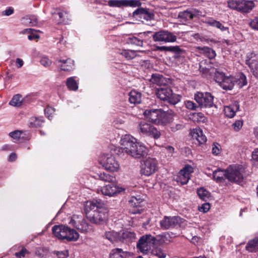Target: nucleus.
I'll use <instances>...</instances> for the list:
<instances>
[{"label":"nucleus","instance_id":"obj_1","mask_svg":"<svg viewBox=\"0 0 258 258\" xmlns=\"http://www.w3.org/2000/svg\"><path fill=\"white\" fill-rule=\"evenodd\" d=\"M122 152L135 158H141L147 154L148 149L145 145L137 142L136 139L129 135L123 136L120 140Z\"/></svg>","mask_w":258,"mask_h":258},{"label":"nucleus","instance_id":"obj_2","mask_svg":"<svg viewBox=\"0 0 258 258\" xmlns=\"http://www.w3.org/2000/svg\"><path fill=\"white\" fill-rule=\"evenodd\" d=\"M52 232L58 239H66L68 241H76L79 238V234L76 230L63 225H54Z\"/></svg>","mask_w":258,"mask_h":258},{"label":"nucleus","instance_id":"obj_3","mask_svg":"<svg viewBox=\"0 0 258 258\" xmlns=\"http://www.w3.org/2000/svg\"><path fill=\"white\" fill-rule=\"evenodd\" d=\"M157 96L162 100L167 101L172 105L178 103L181 99V96L173 93L172 90L169 87H160L157 89Z\"/></svg>","mask_w":258,"mask_h":258},{"label":"nucleus","instance_id":"obj_4","mask_svg":"<svg viewBox=\"0 0 258 258\" xmlns=\"http://www.w3.org/2000/svg\"><path fill=\"white\" fill-rule=\"evenodd\" d=\"M226 179L229 181L240 184L243 180L244 169L241 166L232 165L226 169Z\"/></svg>","mask_w":258,"mask_h":258},{"label":"nucleus","instance_id":"obj_5","mask_svg":"<svg viewBox=\"0 0 258 258\" xmlns=\"http://www.w3.org/2000/svg\"><path fill=\"white\" fill-rule=\"evenodd\" d=\"M234 78L233 76H227L225 73L220 71L217 72L215 81L225 90H232L234 86Z\"/></svg>","mask_w":258,"mask_h":258},{"label":"nucleus","instance_id":"obj_6","mask_svg":"<svg viewBox=\"0 0 258 258\" xmlns=\"http://www.w3.org/2000/svg\"><path fill=\"white\" fill-rule=\"evenodd\" d=\"M155 245L154 236L145 234L140 237L137 244V249L142 253L146 254Z\"/></svg>","mask_w":258,"mask_h":258},{"label":"nucleus","instance_id":"obj_7","mask_svg":"<svg viewBox=\"0 0 258 258\" xmlns=\"http://www.w3.org/2000/svg\"><path fill=\"white\" fill-rule=\"evenodd\" d=\"M134 18L142 22H148L154 19L155 14L152 9L140 7L133 13Z\"/></svg>","mask_w":258,"mask_h":258},{"label":"nucleus","instance_id":"obj_8","mask_svg":"<svg viewBox=\"0 0 258 258\" xmlns=\"http://www.w3.org/2000/svg\"><path fill=\"white\" fill-rule=\"evenodd\" d=\"M194 99L200 107L211 108L215 106L214 97L209 92H197L195 94Z\"/></svg>","mask_w":258,"mask_h":258},{"label":"nucleus","instance_id":"obj_9","mask_svg":"<svg viewBox=\"0 0 258 258\" xmlns=\"http://www.w3.org/2000/svg\"><path fill=\"white\" fill-rule=\"evenodd\" d=\"M99 162L105 169L111 172L117 171L119 168L118 162L112 155H104Z\"/></svg>","mask_w":258,"mask_h":258},{"label":"nucleus","instance_id":"obj_10","mask_svg":"<svg viewBox=\"0 0 258 258\" xmlns=\"http://www.w3.org/2000/svg\"><path fill=\"white\" fill-rule=\"evenodd\" d=\"M157 169V161L154 158H149L144 161L142 164L141 174L145 176H150L154 173Z\"/></svg>","mask_w":258,"mask_h":258},{"label":"nucleus","instance_id":"obj_11","mask_svg":"<svg viewBox=\"0 0 258 258\" xmlns=\"http://www.w3.org/2000/svg\"><path fill=\"white\" fill-rule=\"evenodd\" d=\"M181 223V218L178 216H164L160 221V228L167 230L178 226Z\"/></svg>","mask_w":258,"mask_h":258},{"label":"nucleus","instance_id":"obj_12","mask_svg":"<svg viewBox=\"0 0 258 258\" xmlns=\"http://www.w3.org/2000/svg\"><path fill=\"white\" fill-rule=\"evenodd\" d=\"M153 39L155 41L167 42H174L176 41L177 37L172 32L166 30H161L155 32L153 35Z\"/></svg>","mask_w":258,"mask_h":258},{"label":"nucleus","instance_id":"obj_13","mask_svg":"<svg viewBox=\"0 0 258 258\" xmlns=\"http://www.w3.org/2000/svg\"><path fill=\"white\" fill-rule=\"evenodd\" d=\"M193 171V168L191 166L186 165L179 172L174 179L177 182H179L182 185L186 184L188 182L190 174Z\"/></svg>","mask_w":258,"mask_h":258},{"label":"nucleus","instance_id":"obj_14","mask_svg":"<svg viewBox=\"0 0 258 258\" xmlns=\"http://www.w3.org/2000/svg\"><path fill=\"white\" fill-rule=\"evenodd\" d=\"M107 216V214L101 208L92 212L88 218L91 223L101 224L105 221Z\"/></svg>","mask_w":258,"mask_h":258},{"label":"nucleus","instance_id":"obj_15","mask_svg":"<svg viewBox=\"0 0 258 258\" xmlns=\"http://www.w3.org/2000/svg\"><path fill=\"white\" fill-rule=\"evenodd\" d=\"M143 202L144 201L140 196L132 197L128 201V206L133 209H130L131 212L133 214L141 213L142 211L141 208Z\"/></svg>","mask_w":258,"mask_h":258},{"label":"nucleus","instance_id":"obj_16","mask_svg":"<svg viewBox=\"0 0 258 258\" xmlns=\"http://www.w3.org/2000/svg\"><path fill=\"white\" fill-rule=\"evenodd\" d=\"M162 109L146 110L144 113L146 117L153 123L159 124Z\"/></svg>","mask_w":258,"mask_h":258},{"label":"nucleus","instance_id":"obj_17","mask_svg":"<svg viewBox=\"0 0 258 258\" xmlns=\"http://www.w3.org/2000/svg\"><path fill=\"white\" fill-rule=\"evenodd\" d=\"M123 190V188L112 183L103 186L101 188V192L105 196L112 197L118 193L121 192Z\"/></svg>","mask_w":258,"mask_h":258},{"label":"nucleus","instance_id":"obj_18","mask_svg":"<svg viewBox=\"0 0 258 258\" xmlns=\"http://www.w3.org/2000/svg\"><path fill=\"white\" fill-rule=\"evenodd\" d=\"M176 116V114L171 110L165 112L162 110L159 124L165 125L171 124Z\"/></svg>","mask_w":258,"mask_h":258},{"label":"nucleus","instance_id":"obj_19","mask_svg":"<svg viewBox=\"0 0 258 258\" xmlns=\"http://www.w3.org/2000/svg\"><path fill=\"white\" fill-rule=\"evenodd\" d=\"M103 204L101 200H93L86 202L85 205V211L86 214L91 211H95L102 208Z\"/></svg>","mask_w":258,"mask_h":258},{"label":"nucleus","instance_id":"obj_20","mask_svg":"<svg viewBox=\"0 0 258 258\" xmlns=\"http://www.w3.org/2000/svg\"><path fill=\"white\" fill-rule=\"evenodd\" d=\"M239 104L237 101L233 102L231 104L224 107V113L229 118L233 117L235 113L239 110Z\"/></svg>","mask_w":258,"mask_h":258},{"label":"nucleus","instance_id":"obj_21","mask_svg":"<svg viewBox=\"0 0 258 258\" xmlns=\"http://www.w3.org/2000/svg\"><path fill=\"white\" fill-rule=\"evenodd\" d=\"M131 256V252L123 251L121 248H116L111 250L109 258H130Z\"/></svg>","mask_w":258,"mask_h":258},{"label":"nucleus","instance_id":"obj_22","mask_svg":"<svg viewBox=\"0 0 258 258\" xmlns=\"http://www.w3.org/2000/svg\"><path fill=\"white\" fill-rule=\"evenodd\" d=\"M193 139H195L200 145L205 144L207 141V137L204 135L203 131L200 128L194 129L191 132Z\"/></svg>","mask_w":258,"mask_h":258},{"label":"nucleus","instance_id":"obj_23","mask_svg":"<svg viewBox=\"0 0 258 258\" xmlns=\"http://www.w3.org/2000/svg\"><path fill=\"white\" fill-rule=\"evenodd\" d=\"M197 51L205 55L206 57H208L210 59H212L216 56V53L215 50L207 46H197L196 47Z\"/></svg>","mask_w":258,"mask_h":258},{"label":"nucleus","instance_id":"obj_24","mask_svg":"<svg viewBox=\"0 0 258 258\" xmlns=\"http://www.w3.org/2000/svg\"><path fill=\"white\" fill-rule=\"evenodd\" d=\"M210 67V68H207L203 66H199V70L205 77H213L215 80L216 73L219 72L220 70H218L211 66Z\"/></svg>","mask_w":258,"mask_h":258},{"label":"nucleus","instance_id":"obj_25","mask_svg":"<svg viewBox=\"0 0 258 258\" xmlns=\"http://www.w3.org/2000/svg\"><path fill=\"white\" fill-rule=\"evenodd\" d=\"M254 7V4L252 1L240 0L239 12L248 13Z\"/></svg>","mask_w":258,"mask_h":258},{"label":"nucleus","instance_id":"obj_26","mask_svg":"<svg viewBox=\"0 0 258 258\" xmlns=\"http://www.w3.org/2000/svg\"><path fill=\"white\" fill-rule=\"evenodd\" d=\"M234 78V85H236L239 88H242L247 84V81L245 75L242 73H239L233 76Z\"/></svg>","mask_w":258,"mask_h":258},{"label":"nucleus","instance_id":"obj_27","mask_svg":"<svg viewBox=\"0 0 258 258\" xmlns=\"http://www.w3.org/2000/svg\"><path fill=\"white\" fill-rule=\"evenodd\" d=\"M158 49L161 51H168L170 52H173L175 53V57H177L178 55H179L182 54L184 51L180 48L178 46H159L158 47Z\"/></svg>","mask_w":258,"mask_h":258},{"label":"nucleus","instance_id":"obj_28","mask_svg":"<svg viewBox=\"0 0 258 258\" xmlns=\"http://www.w3.org/2000/svg\"><path fill=\"white\" fill-rule=\"evenodd\" d=\"M98 178L104 182H114L116 181V178L112 173L100 172L97 174Z\"/></svg>","mask_w":258,"mask_h":258},{"label":"nucleus","instance_id":"obj_29","mask_svg":"<svg viewBox=\"0 0 258 258\" xmlns=\"http://www.w3.org/2000/svg\"><path fill=\"white\" fill-rule=\"evenodd\" d=\"M70 224L72 225L74 227L76 228L81 232H84L87 231L88 225L86 221L82 219L80 224L77 223L76 221L74 219H72L70 222Z\"/></svg>","mask_w":258,"mask_h":258},{"label":"nucleus","instance_id":"obj_30","mask_svg":"<svg viewBox=\"0 0 258 258\" xmlns=\"http://www.w3.org/2000/svg\"><path fill=\"white\" fill-rule=\"evenodd\" d=\"M213 178L217 182H222L226 178V170L218 169L213 173Z\"/></svg>","mask_w":258,"mask_h":258},{"label":"nucleus","instance_id":"obj_31","mask_svg":"<svg viewBox=\"0 0 258 258\" xmlns=\"http://www.w3.org/2000/svg\"><path fill=\"white\" fill-rule=\"evenodd\" d=\"M129 101L133 104L140 103L141 102V94L132 90L129 94Z\"/></svg>","mask_w":258,"mask_h":258},{"label":"nucleus","instance_id":"obj_32","mask_svg":"<svg viewBox=\"0 0 258 258\" xmlns=\"http://www.w3.org/2000/svg\"><path fill=\"white\" fill-rule=\"evenodd\" d=\"M246 249L250 252L258 251V237L248 242Z\"/></svg>","mask_w":258,"mask_h":258},{"label":"nucleus","instance_id":"obj_33","mask_svg":"<svg viewBox=\"0 0 258 258\" xmlns=\"http://www.w3.org/2000/svg\"><path fill=\"white\" fill-rule=\"evenodd\" d=\"M152 125L145 121H141L138 126V130L141 133L146 136H148Z\"/></svg>","mask_w":258,"mask_h":258},{"label":"nucleus","instance_id":"obj_34","mask_svg":"<svg viewBox=\"0 0 258 258\" xmlns=\"http://www.w3.org/2000/svg\"><path fill=\"white\" fill-rule=\"evenodd\" d=\"M9 105L14 107H20L23 105L22 96L21 94H17L13 96L9 103Z\"/></svg>","mask_w":258,"mask_h":258},{"label":"nucleus","instance_id":"obj_35","mask_svg":"<svg viewBox=\"0 0 258 258\" xmlns=\"http://www.w3.org/2000/svg\"><path fill=\"white\" fill-rule=\"evenodd\" d=\"M104 236L112 243L119 241V233L116 232L114 231L106 232Z\"/></svg>","mask_w":258,"mask_h":258},{"label":"nucleus","instance_id":"obj_36","mask_svg":"<svg viewBox=\"0 0 258 258\" xmlns=\"http://www.w3.org/2000/svg\"><path fill=\"white\" fill-rule=\"evenodd\" d=\"M119 241L124 242L135 238V234L128 231L119 233Z\"/></svg>","mask_w":258,"mask_h":258},{"label":"nucleus","instance_id":"obj_37","mask_svg":"<svg viewBox=\"0 0 258 258\" xmlns=\"http://www.w3.org/2000/svg\"><path fill=\"white\" fill-rule=\"evenodd\" d=\"M54 14L57 15L59 17V19L56 21L57 23H63L66 24L69 23V19L68 18V14L67 12H59L57 14L54 13Z\"/></svg>","mask_w":258,"mask_h":258},{"label":"nucleus","instance_id":"obj_38","mask_svg":"<svg viewBox=\"0 0 258 258\" xmlns=\"http://www.w3.org/2000/svg\"><path fill=\"white\" fill-rule=\"evenodd\" d=\"M178 16L179 18L187 21L193 19L195 14L191 11L186 10L179 12Z\"/></svg>","mask_w":258,"mask_h":258},{"label":"nucleus","instance_id":"obj_39","mask_svg":"<svg viewBox=\"0 0 258 258\" xmlns=\"http://www.w3.org/2000/svg\"><path fill=\"white\" fill-rule=\"evenodd\" d=\"M197 194L201 199L205 201H206L210 196V192L204 187H200L198 189Z\"/></svg>","mask_w":258,"mask_h":258},{"label":"nucleus","instance_id":"obj_40","mask_svg":"<svg viewBox=\"0 0 258 258\" xmlns=\"http://www.w3.org/2000/svg\"><path fill=\"white\" fill-rule=\"evenodd\" d=\"M207 23L211 26L219 29L222 31H226L228 29L227 27L224 26L219 21L213 19L208 20Z\"/></svg>","mask_w":258,"mask_h":258},{"label":"nucleus","instance_id":"obj_41","mask_svg":"<svg viewBox=\"0 0 258 258\" xmlns=\"http://www.w3.org/2000/svg\"><path fill=\"white\" fill-rule=\"evenodd\" d=\"M66 85L71 90L77 91L78 89V85L73 77H70L67 79Z\"/></svg>","mask_w":258,"mask_h":258},{"label":"nucleus","instance_id":"obj_42","mask_svg":"<svg viewBox=\"0 0 258 258\" xmlns=\"http://www.w3.org/2000/svg\"><path fill=\"white\" fill-rule=\"evenodd\" d=\"M184 127V124L181 121H178L176 122H172L170 125V129L171 132H175L182 130Z\"/></svg>","mask_w":258,"mask_h":258},{"label":"nucleus","instance_id":"obj_43","mask_svg":"<svg viewBox=\"0 0 258 258\" xmlns=\"http://www.w3.org/2000/svg\"><path fill=\"white\" fill-rule=\"evenodd\" d=\"M127 43L137 46H142L143 44L142 40L134 36L128 37L127 39Z\"/></svg>","mask_w":258,"mask_h":258},{"label":"nucleus","instance_id":"obj_44","mask_svg":"<svg viewBox=\"0 0 258 258\" xmlns=\"http://www.w3.org/2000/svg\"><path fill=\"white\" fill-rule=\"evenodd\" d=\"M48 249L46 247H39L35 251V254L40 258L44 257L48 253Z\"/></svg>","mask_w":258,"mask_h":258},{"label":"nucleus","instance_id":"obj_45","mask_svg":"<svg viewBox=\"0 0 258 258\" xmlns=\"http://www.w3.org/2000/svg\"><path fill=\"white\" fill-rule=\"evenodd\" d=\"M161 133L155 127L152 125L148 136L153 137L155 139H158L161 137Z\"/></svg>","mask_w":258,"mask_h":258},{"label":"nucleus","instance_id":"obj_46","mask_svg":"<svg viewBox=\"0 0 258 258\" xmlns=\"http://www.w3.org/2000/svg\"><path fill=\"white\" fill-rule=\"evenodd\" d=\"M22 131L21 130H15L14 131L11 132L9 134V136L13 139L14 140H15V142L21 139V136H22Z\"/></svg>","mask_w":258,"mask_h":258},{"label":"nucleus","instance_id":"obj_47","mask_svg":"<svg viewBox=\"0 0 258 258\" xmlns=\"http://www.w3.org/2000/svg\"><path fill=\"white\" fill-rule=\"evenodd\" d=\"M124 0H110L108 4L111 7H121L124 6Z\"/></svg>","mask_w":258,"mask_h":258},{"label":"nucleus","instance_id":"obj_48","mask_svg":"<svg viewBox=\"0 0 258 258\" xmlns=\"http://www.w3.org/2000/svg\"><path fill=\"white\" fill-rule=\"evenodd\" d=\"M257 56L253 53H250L247 56L246 60V64H252L255 63L257 60Z\"/></svg>","mask_w":258,"mask_h":258},{"label":"nucleus","instance_id":"obj_49","mask_svg":"<svg viewBox=\"0 0 258 258\" xmlns=\"http://www.w3.org/2000/svg\"><path fill=\"white\" fill-rule=\"evenodd\" d=\"M152 254L158 258H165L166 256V254L160 248L154 249L152 251Z\"/></svg>","mask_w":258,"mask_h":258},{"label":"nucleus","instance_id":"obj_50","mask_svg":"<svg viewBox=\"0 0 258 258\" xmlns=\"http://www.w3.org/2000/svg\"><path fill=\"white\" fill-rule=\"evenodd\" d=\"M186 108L191 110H196L198 108L200 107L199 105H197L193 101H186L184 102Z\"/></svg>","mask_w":258,"mask_h":258},{"label":"nucleus","instance_id":"obj_51","mask_svg":"<svg viewBox=\"0 0 258 258\" xmlns=\"http://www.w3.org/2000/svg\"><path fill=\"white\" fill-rule=\"evenodd\" d=\"M240 6V0L230 1L228 2V6L229 8L239 11V7Z\"/></svg>","mask_w":258,"mask_h":258},{"label":"nucleus","instance_id":"obj_52","mask_svg":"<svg viewBox=\"0 0 258 258\" xmlns=\"http://www.w3.org/2000/svg\"><path fill=\"white\" fill-rule=\"evenodd\" d=\"M166 239V236L163 234L158 235L156 237L154 236L155 245H160L164 243Z\"/></svg>","mask_w":258,"mask_h":258},{"label":"nucleus","instance_id":"obj_53","mask_svg":"<svg viewBox=\"0 0 258 258\" xmlns=\"http://www.w3.org/2000/svg\"><path fill=\"white\" fill-rule=\"evenodd\" d=\"M124 6L136 7L141 5V3L137 0H124Z\"/></svg>","mask_w":258,"mask_h":258},{"label":"nucleus","instance_id":"obj_54","mask_svg":"<svg viewBox=\"0 0 258 258\" xmlns=\"http://www.w3.org/2000/svg\"><path fill=\"white\" fill-rule=\"evenodd\" d=\"M252 162L253 165L258 168V148L254 149L252 153Z\"/></svg>","mask_w":258,"mask_h":258},{"label":"nucleus","instance_id":"obj_55","mask_svg":"<svg viewBox=\"0 0 258 258\" xmlns=\"http://www.w3.org/2000/svg\"><path fill=\"white\" fill-rule=\"evenodd\" d=\"M121 54L124 56L127 59H131L135 56V51H127L124 50L122 52Z\"/></svg>","mask_w":258,"mask_h":258},{"label":"nucleus","instance_id":"obj_56","mask_svg":"<svg viewBox=\"0 0 258 258\" xmlns=\"http://www.w3.org/2000/svg\"><path fill=\"white\" fill-rule=\"evenodd\" d=\"M22 131V136H21V140L26 141H29L30 140L31 138V133L30 131Z\"/></svg>","mask_w":258,"mask_h":258},{"label":"nucleus","instance_id":"obj_57","mask_svg":"<svg viewBox=\"0 0 258 258\" xmlns=\"http://www.w3.org/2000/svg\"><path fill=\"white\" fill-rule=\"evenodd\" d=\"M220 145L218 143H213L212 145V152L213 155H217L220 153Z\"/></svg>","mask_w":258,"mask_h":258},{"label":"nucleus","instance_id":"obj_58","mask_svg":"<svg viewBox=\"0 0 258 258\" xmlns=\"http://www.w3.org/2000/svg\"><path fill=\"white\" fill-rule=\"evenodd\" d=\"M243 125V121L241 120H236L232 124V126L235 131H238Z\"/></svg>","mask_w":258,"mask_h":258},{"label":"nucleus","instance_id":"obj_59","mask_svg":"<svg viewBox=\"0 0 258 258\" xmlns=\"http://www.w3.org/2000/svg\"><path fill=\"white\" fill-rule=\"evenodd\" d=\"M152 77V79L154 80V81L156 83L160 85L163 84V82L164 80V78L162 76L159 75L158 77H157L156 74H153Z\"/></svg>","mask_w":258,"mask_h":258},{"label":"nucleus","instance_id":"obj_60","mask_svg":"<svg viewBox=\"0 0 258 258\" xmlns=\"http://www.w3.org/2000/svg\"><path fill=\"white\" fill-rule=\"evenodd\" d=\"M14 12V9L11 7H8L6 10L2 12L1 14L3 16H9L12 15Z\"/></svg>","mask_w":258,"mask_h":258},{"label":"nucleus","instance_id":"obj_61","mask_svg":"<svg viewBox=\"0 0 258 258\" xmlns=\"http://www.w3.org/2000/svg\"><path fill=\"white\" fill-rule=\"evenodd\" d=\"M56 255L58 258H68L69 251L68 250H64L63 251H57Z\"/></svg>","mask_w":258,"mask_h":258},{"label":"nucleus","instance_id":"obj_62","mask_svg":"<svg viewBox=\"0 0 258 258\" xmlns=\"http://www.w3.org/2000/svg\"><path fill=\"white\" fill-rule=\"evenodd\" d=\"M27 250L25 248H22V249L15 253V255L18 258H21L24 257L26 253H28Z\"/></svg>","mask_w":258,"mask_h":258},{"label":"nucleus","instance_id":"obj_63","mask_svg":"<svg viewBox=\"0 0 258 258\" xmlns=\"http://www.w3.org/2000/svg\"><path fill=\"white\" fill-rule=\"evenodd\" d=\"M43 117H35V120H33V126L39 127L41 126L43 123Z\"/></svg>","mask_w":258,"mask_h":258},{"label":"nucleus","instance_id":"obj_64","mask_svg":"<svg viewBox=\"0 0 258 258\" xmlns=\"http://www.w3.org/2000/svg\"><path fill=\"white\" fill-rule=\"evenodd\" d=\"M250 26L253 29L258 30V18H255L250 22Z\"/></svg>","mask_w":258,"mask_h":258}]
</instances>
